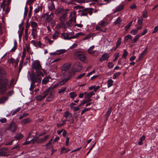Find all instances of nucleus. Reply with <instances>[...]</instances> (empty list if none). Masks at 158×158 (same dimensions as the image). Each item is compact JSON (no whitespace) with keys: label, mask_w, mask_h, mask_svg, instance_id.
<instances>
[{"label":"nucleus","mask_w":158,"mask_h":158,"mask_svg":"<svg viewBox=\"0 0 158 158\" xmlns=\"http://www.w3.org/2000/svg\"><path fill=\"white\" fill-rule=\"evenodd\" d=\"M31 27L33 28H34L37 27L38 24L35 22L32 21L31 22Z\"/></svg>","instance_id":"37"},{"label":"nucleus","mask_w":158,"mask_h":158,"mask_svg":"<svg viewBox=\"0 0 158 158\" xmlns=\"http://www.w3.org/2000/svg\"><path fill=\"white\" fill-rule=\"evenodd\" d=\"M138 24L139 25H141L143 23V19L142 17H139L138 18L137 21Z\"/></svg>","instance_id":"38"},{"label":"nucleus","mask_w":158,"mask_h":158,"mask_svg":"<svg viewBox=\"0 0 158 158\" xmlns=\"http://www.w3.org/2000/svg\"><path fill=\"white\" fill-rule=\"evenodd\" d=\"M31 121V120L29 118H27L22 120L21 122V123L22 124H27L30 123Z\"/></svg>","instance_id":"21"},{"label":"nucleus","mask_w":158,"mask_h":158,"mask_svg":"<svg viewBox=\"0 0 158 158\" xmlns=\"http://www.w3.org/2000/svg\"><path fill=\"white\" fill-rule=\"evenodd\" d=\"M59 86V84L58 83V84H55L52 87H49V88H51V89H50V92L52 90H53L56 88L57 87H58V86Z\"/></svg>","instance_id":"55"},{"label":"nucleus","mask_w":158,"mask_h":158,"mask_svg":"<svg viewBox=\"0 0 158 158\" xmlns=\"http://www.w3.org/2000/svg\"><path fill=\"white\" fill-rule=\"evenodd\" d=\"M148 16L147 11L145 10L144 11L143 13V17L144 18H146L148 17Z\"/></svg>","instance_id":"62"},{"label":"nucleus","mask_w":158,"mask_h":158,"mask_svg":"<svg viewBox=\"0 0 158 158\" xmlns=\"http://www.w3.org/2000/svg\"><path fill=\"white\" fill-rule=\"evenodd\" d=\"M124 8V5L121 4L118 6L116 8L115 10L113 12V14H115L117 12H119L123 10Z\"/></svg>","instance_id":"13"},{"label":"nucleus","mask_w":158,"mask_h":158,"mask_svg":"<svg viewBox=\"0 0 158 158\" xmlns=\"http://www.w3.org/2000/svg\"><path fill=\"white\" fill-rule=\"evenodd\" d=\"M64 11L63 8L59 7L57 8L55 11V13L57 15H59L63 13Z\"/></svg>","instance_id":"18"},{"label":"nucleus","mask_w":158,"mask_h":158,"mask_svg":"<svg viewBox=\"0 0 158 158\" xmlns=\"http://www.w3.org/2000/svg\"><path fill=\"white\" fill-rule=\"evenodd\" d=\"M28 76H30V79L31 82L33 83H40L41 82L42 77H43L44 74L43 73H35L34 72H31V73L28 71L27 73Z\"/></svg>","instance_id":"1"},{"label":"nucleus","mask_w":158,"mask_h":158,"mask_svg":"<svg viewBox=\"0 0 158 158\" xmlns=\"http://www.w3.org/2000/svg\"><path fill=\"white\" fill-rule=\"evenodd\" d=\"M76 56L78 57L80 60L84 63H86L87 62L86 57L85 55L81 54L80 53L78 52L76 53Z\"/></svg>","instance_id":"9"},{"label":"nucleus","mask_w":158,"mask_h":158,"mask_svg":"<svg viewBox=\"0 0 158 158\" xmlns=\"http://www.w3.org/2000/svg\"><path fill=\"white\" fill-rule=\"evenodd\" d=\"M94 46L93 45L90 47L88 50V52L90 54H94V51H93L92 52L91 51L94 49Z\"/></svg>","instance_id":"32"},{"label":"nucleus","mask_w":158,"mask_h":158,"mask_svg":"<svg viewBox=\"0 0 158 158\" xmlns=\"http://www.w3.org/2000/svg\"><path fill=\"white\" fill-rule=\"evenodd\" d=\"M63 116L66 118L67 121L72 120L73 119V117L71 114L67 111L64 113Z\"/></svg>","instance_id":"11"},{"label":"nucleus","mask_w":158,"mask_h":158,"mask_svg":"<svg viewBox=\"0 0 158 158\" xmlns=\"http://www.w3.org/2000/svg\"><path fill=\"white\" fill-rule=\"evenodd\" d=\"M11 0H3V2L2 3V4L0 5L1 7H2V10L3 11H4L5 9V6H4V4H5V3L6 2H7L6 4V5H7L9 6V5H10V3Z\"/></svg>","instance_id":"14"},{"label":"nucleus","mask_w":158,"mask_h":158,"mask_svg":"<svg viewBox=\"0 0 158 158\" xmlns=\"http://www.w3.org/2000/svg\"><path fill=\"white\" fill-rule=\"evenodd\" d=\"M109 57V55L107 53H105L103 54L102 57L100 58L99 60L101 62H102V61L107 60Z\"/></svg>","instance_id":"16"},{"label":"nucleus","mask_w":158,"mask_h":158,"mask_svg":"<svg viewBox=\"0 0 158 158\" xmlns=\"http://www.w3.org/2000/svg\"><path fill=\"white\" fill-rule=\"evenodd\" d=\"M59 32L57 31H55L54 32V33L52 35V38L54 39H56L57 37L59 35Z\"/></svg>","instance_id":"35"},{"label":"nucleus","mask_w":158,"mask_h":158,"mask_svg":"<svg viewBox=\"0 0 158 158\" xmlns=\"http://www.w3.org/2000/svg\"><path fill=\"white\" fill-rule=\"evenodd\" d=\"M67 88L66 87H62L61 89H59L58 91V93L59 94L64 93V91L66 90Z\"/></svg>","instance_id":"42"},{"label":"nucleus","mask_w":158,"mask_h":158,"mask_svg":"<svg viewBox=\"0 0 158 158\" xmlns=\"http://www.w3.org/2000/svg\"><path fill=\"white\" fill-rule=\"evenodd\" d=\"M145 137L143 135L140 139V141L138 142V144L139 145H141L143 144V141L145 139Z\"/></svg>","instance_id":"34"},{"label":"nucleus","mask_w":158,"mask_h":158,"mask_svg":"<svg viewBox=\"0 0 158 158\" xmlns=\"http://www.w3.org/2000/svg\"><path fill=\"white\" fill-rule=\"evenodd\" d=\"M14 93V91L13 90H9L7 93L6 95L7 96H11Z\"/></svg>","instance_id":"45"},{"label":"nucleus","mask_w":158,"mask_h":158,"mask_svg":"<svg viewBox=\"0 0 158 158\" xmlns=\"http://www.w3.org/2000/svg\"><path fill=\"white\" fill-rule=\"evenodd\" d=\"M141 36L140 34H138L136 35L134 39L131 40V43H136L138 41L139 39V37Z\"/></svg>","instance_id":"20"},{"label":"nucleus","mask_w":158,"mask_h":158,"mask_svg":"<svg viewBox=\"0 0 158 158\" xmlns=\"http://www.w3.org/2000/svg\"><path fill=\"white\" fill-rule=\"evenodd\" d=\"M76 13L75 11L71 12L70 15V17L71 19L69 21L67 22L65 25L64 24V28H69L71 27L72 25V23H76Z\"/></svg>","instance_id":"4"},{"label":"nucleus","mask_w":158,"mask_h":158,"mask_svg":"<svg viewBox=\"0 0 158 158\" xmlns=\"http://www.w3.org/2000/svg\"><path fill=\"white\" fill-rule=\"evenodd\" d=\"M85 74V73H83L82 74H81L78 76H77V79H79L83 77L84 76Z\"/></svg>","instance_id":"64"},{"label":"nucleus","mask_w":158,"mask_h":158,"mask_svg":"<svg viewBox=\"0 0 158 158\" xmlns=\"http://www.w3.org/2000/svg\"><path fill=\"white\" fill-rule=\"evenodd\" d=\"M45 146L46 147V149L47 150H49L52 147L51 144H50V142H48L46 143Z\"/></svg>","instance_id":"48"},{"label":"nucleus","mask_w":158,"mask_h":158,"mask_svg":"<svg viewBox=\"0 0 158 158\" xmlns=\"http://www.w3.org/2000/svg\"><path fill=\"white\" fill-rule=\"evenodd\" d=\"M132 23V21L130 22L127 25L125 26V29L126 31H127L130 28Z\"/></svg>","instance_id":"41"},{"label":"nucleus","mask_w":158,"mask_h":158,"mask_svg":"<svg viewBox=\"0 0 158 158\" xmlns=\"http://www.w3.org/2000/svg\"><path fill=\"white\" fill-rule=\"evenodd\" d=\"M90 109V108H85L84 110H82L81 111V114L82 115L83 113L85 112L89 111Z\"/></svg>","instance_id":"53"},{"label":"nucleus","mask_w":158,"mask_h":158,"mask_svg":"<svg viewBox=\"0 0 158 158\" xmlns=\"http://www.w3.org/2000/svg\"><path fill=\"white\" fill-rule=\"evenodd\" d=\"M70 150L68 148H66L64 147H62L61 148V150L60 151V153L61 154L64 153H66L68 152Z\"/></svg>","instance_id":"23"},{"label":"nucleus","mask_w":158,"mask_h":158,"mask_svg":"<svg viewBox=\"0 0 158 158\" xmlns=\"http://www.w3.org/2000/svg\"><path fill=\"white\" fill-rule=\"evenodd\" d=\"M122 21V20L120 18H118L116 21L114 22V23L115 24H118L120 23Z\"/></svg>","instance_id":"44"},{"label":"nucleus","mask_w":158,"mask_h":158,"mask_svg":"<svg viewBox=\"0 0 158 158\" xmlns=\"http://www.w3.org/2000/svg\"><path fill=\"white\" fill-rule=\"evenodd\" d=\"M40 9H41V10H42V8L41 6L39 5L37 7V8H35L34 10L35 13H38L40 11Z\"/></svg>","instance_id":"47"},{"label":"nucleus","mask_w":158,"mask_h":158,"mask_svg":"<svg viewBox=\"0 0 158 158\" xmlns=\"http://www.w3.org/2000/svg\"><path fill=\"white\" fill-rule=\"evenodd\" d=\"M99 24L102 27H104L107 24L106 21L102 20L99 22Z\"/></svg>","instance_id":"28"},{"label":"nucleus","mask_w":158,"mask_h":158,"mask_svg":"<svg viewBox=\"0 0 158 158\" xmlns=\"http://www.w3.org/2000/svg\"><path fill=\"white\" fill-rule=\"evenodd\" d=\"M82 33L81 32L77 33L75 35H73L74 38H76L79 37L81 35H83Z\"/></svg>","instance_id":"57"},{"label":"nucleus","mask_w":158,"mask_h":158,"mask_svg":"<svg viewBox=\"0 0 158 158\" xmlns=\"http://www.w3.org/2000/svg\"><path fill=\"white\" fill-rule=\"evenodd\" d=\"M69 94L70 97L72 99H73L75 97L77 96V94H76V93L74 92H71Z\"/></svg>","instance_id":"29"},{"label":"nucleus","mask_w":158,"mask_h":158,"mask_svg":"<svg viewBox=\"0 0 158 158\" xmlns=\"http://www.w3.org/2000/svg\"><path fill=\"white\" fill-rule=\"evenodd\" d=\"M65 120H63L62 121V123L61 124H57V126L58 127H61L62 126L64 125V124H65Z\"/></svg>","instance_id":"58"},{"label":"nucleus","mask_w":158,"mask_h":158,"mask_svg":"<svg viewBox=\"0 0 158 158\" xmlns=\"http://www.w3.org/2000/svg\"><path fill=\"white\" fill-rule=\"evenodd\" d=\"M8 98L5 96L2 97L0 98V104L4 103L8 100Z\"/></svg>","instance_id":"19"},{"label":"nucleus","mask_w":158,"mask_h":158,"mask_svg":"<svg viewBox=\"0 0 158 158\" xmlns=\"http://www.w3.org/2000/svg\"><path fill=\"white\" fill-rule=\"evenodd\" d=\"M93 9L92 8H86L81 10H80L78 12H80V14L81 16H86L88 14H89L90 15H91L92 14V10Z\"/></svg>","instance_id":"6"},{"label":"nucleus","mask_w":158,"mask_h":158,"mask_svg":"<svg viewBox=\"0 0 158 158\" xmlns=\"http://www.w3.org/2000/svg\"><path fill=\"white\" fill-rule=\"evenodd\" d=\"M69 11V10L66 9L64 10V11L62 14L59 17V20L60 22H64L67 19V14L68 12Z\"/></svg>","instance_id":"7"},{"label":"nucleus","mask_w":158,"mask_h":158,"mask_svg":"<svg viewBox=\"0 0 158 158\" xmlns=\"http://www.w3.org/2000/svg\"><path fill=\"white\" fill-rule=\"evenodd\" d=\"M37 31V29L36 28H33L32 29L31 34L33 38L34 39L36 38Z\"/></svg>","instance_id":"22"},{"label":"nucleus","mask_w":158,"mask_h":158,"mask_svg":"<svg viewBox=\"0 0 158 158\" xmlns=\"http://www.w3.org/2000/svg\"><path fill=\"white\" fill-rule=\"evenodd\" d=\"M48 81L49 79L48 78H44L42 81V83L43 84H46Z\"/></svg>","instance_id":"43"},{"label":"nucleus","mask_w":158,"mask_h":158,"mask_svg":"<svg viewBox=\"0 0 158 158\" xmlns=\"http://www.w3.org/2000/svg\"><path fill=\"white\" fill-rule=\"evenodd\" d=\"M85 95V98L86 99H89L94 94L93 91H91L89 93H87L86 92L84 93Z\"/></svg>","instance_id":"17"},{"label":"nucleus","mask_w":158,"mask_h":158,"mask_svg":"<svg viewBox=\"0 0 158 158\" xmlns=\"http://www.w3.org/2000/svg\"><path fill=\"white\" fill-rule=\"evenodd\" d=\"M121 74V73L118 72L114 74L113 76V79H116Z\"/></svg>","instance_id":"40"},{"label":"nucleus","mask_w":158,"mask_h":158,"mask_svg":"<svg viewBox=\"0 0 158 158\" xmlns=\"http://www.w3.org/2000/svg\"><path fill=\"white\" fill-rule=\"evenodd\" d=\"M69 35L66 33H63L61 34V37L65 40H68Z\"/></svg>","instance_id":"24"},{"label":"nucleus","mask_w":158,"mask_h":158,"mask_svg":"<svg viewBox=\"0 0 158 158\" xmlns=\"http://www.w3.org/2000/svg\"><path fill=\"white\" fill-rule=\"evenodd\" d=\"M26 54V49L25 48H23V51L22 53V60L21 61L22 62L23 61V60L25 57Z\"/></svg>","instance_id":"31"},{"label":"nucleus","mask_w":158,"mask_h":158,"mask_svg":"<svg viewBox=\"0 0 158 158\" xmlns=\"http://www.w3.org/2000/svg\"><path fill=\"white\" fill-rule=\"evenodd\" d=\"M64 27V23L63 22H60L56 26V28L57 29H60L63 27Z\"/></svg>","instance_id":"25"},{"label":"nucleus","mask_w":158,"mask_h":158,"mask_svg":"<svg viewBox=\"0 0 158 158\" xmlns=\"http://www.w3.org/2000/svg\"><path fill=\"white\" fill-rule=\"evenodd\" d=\"M15 81V79L14 78H12L11 79L10 81V82L9 84V88H10V87L14 84V82Z\"/></svg>","instance_id":"50"},{"label":"nucleus","mask_w":158,"mask_h":158,"mask_svg":"<svg viewBox=\"0 0 158 158\" xmlns=\"http://www.w3.org/2000/svg\"><path fill=\"white\" fill-rule=\"evenodd\" d=\"M109 69H111L114 66V65L112 63L109 62L107 65Z\"/></svg>","instance_id":"60"},{"label":"nucleus","mask_w":158,"mask_h":158,"mask_svg":"<svg viewBox=\"0 0 158 158\" xmlns=\"http://www.w3.org/2000/svg\"><path fill=\"white\" fill-rule=\"evenodd\" d=\"M21 108L20 107H18L16 110H15L13 112L12 115H13L15 114H16L20 110Z\"/></svg>","instance_id":"51"},{"label":"nucleus","mask_w":158,"mask_h":158,"mask_svg":"<svg viewBox=\"0 0 158 158\" xmlns=\"http://www.w3.org/2000/svg\"><path fill=\"white\" fill-rule=\"evenodd\" d=\"M121 43V38H119L118 40L116 42V46L115 47V49H117L118 46L120 45Z\"/></svg>","instance_id":"36"},{"label":"nucleus","mask_w":158,"mask_h":158,"mask_svg":"<svg viewBox=\"0 0 158 158\" xmlns=\"http://www.w3.org/2000/svg\"><path fill=\"white\" fill-rule=\"evenodd\" d=\"M7 121V120L5 118H3L0 119V122L2 123H6Z\"/></svg>","instance_id":"59"},{"label":"nucleus","mask_w":158,"mask_h":158,"mask_svg":"<svg viewBox=\"0 0 158 158\" xmlns=\"http://www.w3.org/2000/svg\"><path fill=\"white\" fill-rule=\"evenodd\" d=\"M132 38V37L131 35H128L125 37L124 40L126 41H128L129 40H131Z\"/></svg>","instance_id":"46"},{"label":"nucleus","mask_w":158,"mask_h":158,"mask_svg":"<svg viewBox=\"0 0 158 158\" xmlns=\"http://www.w3.org/2000/svg\"><path fill=\"white\" fill-rule=\"evenodd\" d=\"M10 10V7L8 6H7L6 8L5 11V14H7L9 12Z\"/></svg>","instance_id":"63"},{"label":"nucleus","mask_w":158,"mask_h":158,"mask_svg":"<svg viewBox=\"0 0 158 158\" xmlns=\"http://www.w3.org/2000/svg\"><path fill=\"white\" fill-rule=\"evenodd\" d=\"M31 68L35 70V73H39L44 72V70L42 68L40 62L38 60H35L32 62Z\"/></svg>","instance_id":"3"},{"label":"nucleus","mask_w":158,"mask_h":158,"mask_svg":"<svg viewBox=\"0 0 158 158\" xmlns=\"http://www.w3.org/2000/svg\"><path fill=\"white\" fill-rule=\"evenodd\" d=\"M138 32L137 30L136 29L132 30L131 31V33L133 35H135Z\"/></svg>","instance_id":"61"},{"label":"nucleus","mask_w":158,"mask_h":158,"mask_svg":"<svg viewBox=\"0 0 158 158\" xmlns=\"http://www.w3.org/2000/svg\"><path fill=\"white\" fill-rule=\"evenodd\" d=\"M9 80L7 78H0V94L4 95L7 91Z\"/></svg>","instance_id":"2"},{"label":"nucleus","mask_w":158,"mask_h":158,"mask_svg":"<svg viewBox=\"0 0 158 158\" xmlns=\"http://www.w3.org/2000/svg\"><path fill=\"white\" fill-rule=\"evenodd\" d=\"M23 137V135L20 133L17 134L15 137V138L17 140H19Z\"/></svg>","instance_id":"33"},{"label":"nucleus","mask_w":158,"mask_h":158,"mask_svg":"<svg viewBox=\"0 0 158 158\" xmlns=\"http://www.w3.org/2000/svg\"><path fill=\"white\" fill-rule=\"evenodd\" d=\"M34 83H33V82H31V86L29 88V90H30V91H32V90H33V89L35 87V85H34Z\"/></svg>","instance_id":"49"},{"label":"nucleus","mask_w":158,"mask_h":158,"mask_svg":"<svg viewBox=\"0 0 158 158\" xmlns=\"http://www.w3.org/2000/svg\"><path fill=\"white\" fill-rule=\"evenodd\" d=\"M54 14L51 13L49 15L48 13H45L43 15V17L45 18L46 23H49L52 20L53 18Z\"/></svg>","instance_id":"8"},{"label":"nucleus","mask_w":158,"mask_h":158,"mask_svg":"<svg viewBox=\"0 0 158 158\" xmlns=\"http://www.w3.org/2000/svg\"><path fill=\"white\" fill-rule=\"evenodd\" d=\"M54 98V96H52L49 95L46 98V101H51Z\"/></svg>","instance_id":"54"},{"label":"nucleus","mask_w":158,"mask_h":158,"mask_svg":"<svg viewBox=\"0 0 158 158\" xmlns=\"http://www.w3.org/2000/svg\"><path fill=\"white\" fill-rule=\"evenodd\" d=\"M95 29L97 30H99L102 32H106L107 30V28H106L104 30L102 29L101 27L99 26H96L95 28Z\"/></svg>","instance_id":"26"},{"label":"nucleus","mask_w":158,"mask_h":158,"mask_svg":"<svg viewBox=\"0 0 158 158\" xmlns=\"http://www.w3.org/2000/svg\"><path fill=\"white\" fill-rule=\"evenodd\" d=\"M128 52L126 49L124 50V52L122 55V57L123 58H125L127 55Z\"/></svg>","instance_id":"52"},{"label":"nucleus","mask_w":158,"mask_h":158,"mask_svg":"<svg viewBox=\"0 0 158 158\" xmlns=\"http://www.w3.org/2000/svg\"><path fill=\"white\" fill-rule=\"evenodd\" d=\"M51 88H48L47 90L43 92V95L42 96L41 95H39L35 96L36 99L39 101H41L45 98L48 94Z\"/></svg>","instance_id":"5"},{"label":"nucleus","mask_w":158,"mask_h":158,"mask_svg":"<svg viewBox=\"0 0 158 158\" xmlns=\"http://www.w3.org/2000/svg\"><path fill=\"white\" fill-rule=\"evenodd\" d=\"M7 73L2 67H0V77H3L6 76Z\"/></svg>","instance_id":"15"},{"label":"nucleus","mask_w":158,"mask_h":158,"mask_svg":"<svg viewBox=\"0 0 158 158\" xmlns=\"http://www.w3.org/2000/svg\"><path fill=\"white\" fill-rule=\"evenodd\" d=\"M49 9H50L51 10H52L54 9L55 5H54L53 3L52 2L51 4L50 5V6H49Z\"/></svg>","instance_id":"56"},{"label":"nucleus","mask_w":158,"mask_h":158,"mask_svg":"<svg viewBox=\"0 0 158 158\" xmlns=\"http://www.w3.org/2000/svg\"><path fill=\"white\" fill-rule=\"evenodd\" d=\"M113 81L111 79H109L107 81V87L110 88L113 85Z\"/></svg>","instance_id":"27"},{"label":"nucleus","mask_w":158,"mask_h":158,"mask_svg":"<svg viewBox=\"0 0 158 158\" xmlns=\"http://www.w3.org/2000/svg\"><path fill=\"white\" fill-rule=\"evenodd\" d=\"M71 63L70 62L66 63L63 64L61 67V69L62 71H66L69 69Z\"/></svg>","instance_id":"10"},{"label":"nucleus","mask_w":158,"mask_h":158,"mask_svg":"<svg viewBox=\"0 0 158 158\" xmlns=\"http://www.w3.org/2000/svg\"><path fill=\"white\" fill-rule=\"evenodd\" d=\"M17 125L16 124L13 122H12L10 124L8 130L12 132H14L16 129Z\"/></svg>","instance_id":"12"},{"label":"nucleus","mask_w":158,"mask_h":158,"mask_svg":"<svg viewBox=\"0 0 158 158\" xmlns=\"http://www.w3.org/2000/svg\"><path fill=\"white\" fill-rule=\"evenodd\" d=\"M112 111L111 107H110L109 109L106 112V118L107 120V119L108 118L110 115L111 112Z\"/></svg>","instance_id":"30"},{"label":"nucleus","mask_w":158,"mask_h":158,"mask_svg":"<svg viewBox=\"0 0 158 158\" xmlns=\"http://www.w3.org/2000/svg\"><path fill=\"white\" fill-rule=\"evenodd\" d=\"M78 68H77L76 69V71L77 72H80L82 69V65L81 64H79L78 65Z\"/></svg>","instance_id":"39"}]
</instances>
